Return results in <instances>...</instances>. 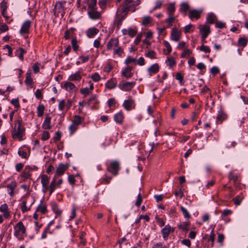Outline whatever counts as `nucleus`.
<instances>
[{
    "mask_svg": "<svg viewBox=\"0 0 248 248\" xmlns=\"http://www.w3.org/2000/svg\"><path fill=\"white\" fill-rule=\"evenodd\" d=\"M140 3V0H124L118 7V10L124 14V16H126L129 11L135 12L136 7L139 5Z\"/></svg>",
    "mask_w": 248,
    "mask_h": 248,
    "instance_id": "1",
    "label": "nucleus"
},
{
    "mask_svg": "<svg viewBox=\"0 0 248 248\" xmlns=\"http://www.w3.org/2000/svg\"><path fill=\"white\" fill-rule=\"evenodd\" d=\"M25 129L22 127L21 123L19 120H17L16 122V124L14 127V130L12 132V136L14 138H17L19 141L22 140L23 133Z\"/></svg>",
    "mask_w": 248,
    "mask_h": 248,
    "instance_id": "2",
    "label": "nucleus"
},
{
    "mask_svg": "<svg viewBox=\"0 0 248 248\" xmlns=\"http://www.w3.org/2000/svg\"><path fill=\"white\" fill-rule=\"evenodd\" d=\"M14 235L19 240H22L24 238L22 236L26 232V229L22 222L19 221L14 226Z\"/></svg>",
    "mask_w": 248,
    "mask_h": 248,
    "instance_id": "3",
    "label": "nucleus"
},
{
    "mask_svg": "<svg viewBox=\"0 0 248 248\" xmlns=\"http://www.w3.org/2000/svg\"><path fill=\"white\" fill-rule=\"evenodd\" d=\"M64 1H57L55 4L54 9V15L58 16L59 14H61L62 16H63L64 15V6L63 5Z\"/></svg>",
    "mask_w": 248,
    "mask_h": 248,
    "instance_id": "4",
    "label": "nucleus"
},
{
    "mask_svg": "<svg viewBox=\"0 0 248 248\" xmlns=\"http://www.w3.org/2000/svg\"><path fill=\"white\" fill-rule=\"evenodd\" d=\"M120 169L119 163L117 161H113L110 162L109 166L108 167L107 170L111 172L114 176L118 173Z\"/></svg>",
    "mask_w": 248,
    "mask_h": 248,
    "instance_id": "5",
    "label": "nucleus"
},
{
    "mask_svg": "<svg viewBox=\"0 0 248 248\" xmlns=\"http://www.w3.org/2000/svg\"><path fill=\"white\" fill-rule=\"evenodd\" d=\"M69 165L63 164L62 163L60 164L56 170V173L54 176H56V178L58 176H61L64 174L65 171L68 169Z\"/></svg>",
    "mask_w": 248,
    "mask_h": 248,
    "instance_id": "6",
    "label": "nucleus"
},
{
    "mask_svg": "<svg viewBox=\"0 0 248 248\" xmlns=\"http://www.w3.org/2000/svg\"><path fill=\"white\" fill-rule=\"evenodd\" d=\"M135 84L134 81L121 82L119 84V87L122 90L127 92L131 91Z\"/></svg>",
    "mask_w": 248,
    "mask_h": 248,
    "instance_id": "7",
    "label": "nucleus"
},
{
    "mask_svg": "<svg viewBox=\"0 0 248 248\" xmlns=\"http://www.w3.org/2000/svg\"><path fill=\"white\" fill-rule=\"evenodd\" d=\"M199 29L200 31L202 34V40H204L210 33V27L206 25H200Z\"/></svg>",
    "mask_w": 248,
    "mask_h": 248,
    "instance_id": "8",
    "label": "nucleus"
},
{
    "mask_svg": "<svg viewBox=\"0 0 248 248\" xmlns=\"http://www.w3.org/2000/svg\"><path fill=\"white\" fill-rule=\"evenodd\" d=\"M123 106L126 110L129 111L135 108V101L133 99L129 98L127 100L124 101Z\"/></svg>",
    "mask_w": 248,
    "mask_h": 248,
    "instance_id": "9",
    "label": "nucleus"
},
{
    "mask_svg": "<svg viewBox=\"0 0 248 248\" xmlns=\"http://www.w3.org/2000/svg\"><path fill=\"white\" fill-rule=\"evenodd\" d=\"M119 41L117 38H111L107 44V49L110 50L112 49H114L115 47H118L119 46Z\"/></svg>",
    "mask_w": 248,
    "mask_h": 248,
    "instance_id": "10",
    "label": "nucleus"
},
{
    "mask_svg": "<svg viewBox=\"0 0 248 248\" xmlns=\"http://www.w3.org/2000/svg\"><path fill=\"white\" fill-rule=\"evenodd\" d=\"M181 36L180 31L176 28H173L171 32V39L174 41H178L180 39Z\"/></svg>",
    "mask_w": 248,
    "mask_h": 248,
    "instance_id": "11",
    "label": "nucleus"
},
{
    "mask_svg": "<svg viewBox=\"0 0 248 248\" xmlns=\"http://www.w3.org/2000/svg\"><path fill=\"white\" fill-rule=\"evenodd\" d=\"M49 177L46 174L41 176V184L44 188V191L46 192L48 189Z\"/></svg>",
    "mask_w": 248,
    "mask_h": 248,
    "instance_id": "12",
    "label": "nucleus"
},
{
    "mask_svg": "<svg viewBox=\"0 0 248 248\" xmlns=\"http://www.w3.org/2000/svg\"><path fill=\"white\" fill-rule=\"evenodd\" d=\"M202 11L196 9L190 10L189 12V17L192 20L193 18L199 19L201 16Z\"/></svg>",
    "mask_w": 248,
    "mask_h": 248,
    "instance_id": "13",
    "label": "nucleus"
},
{
    "mask_svg": "<svg viewBox=\"0 0 248 248\" xmlns=\"http://www.w3.org/2000/svg\"><path fill=\"white\" fill-rule=\"evenodd\" d=\"M31 22L29 20L26 21L22 26L20 32L21 33H27L31 27Z\"/></svg>",
    "mask_w": 248,
    "mask_h": 248,
    "instance_id": "14",
    "label": "nucleus"
},
{
    "mask_svg": "<svg viewBox=\"0 0 248 248\" xmlns=\"http://www.w3.org/2000/svg\"><path fill=\"white\" fill-rule=\"evenodd\" d=\"M40 212L42 214H45L47 212L46 204L43 200L40 202L39 205L36 208V212Z\"/></svg>",
    "mask_w": 248,
    "mask_h": 248,
    "instance_id": "15",
    "label": "nucleus"
},
{
    "mask_svg": "<svg viewBox=\"0 0 248 248\" xmlns=\"http://www.w3.org/2000/svg\"><path fill=\"white\" fill-rule=\"evenodd\" d=\"M174 230L173 228H171L170 226L169 225H166L165 228H164L161 232L163 234V237L164 239H166L169 236L170 233L171 232H173Z\"/></svg>",
    "mask_w": 248,
    "mask_h": 248,
    "instance_id": "16",
    "label": "nucleus"
},
{
    "mask_svg": "<svg viewBox=\"0 0 248 248\" xmlns=\"http://www.w3.org/2000/svg\"><path fill=\"white\" fill-rule=\"evenodd\" d=\"M91 11L88 12V15L90 17L93 19H98L100 16V13L96 11L95 9H90Z\"/></svg>",
    "mask_w": 248,
    "mask_h": 248,
    "instance_id": "17",
    "label": "nucleus"
},
{
    "mask_svg": "<svg viewBox=\"0 0 248 248\" xmlns=\"http://www.w3.org/2000/svg\"><path fill=\"white\" fill-rule=\"evenodd\" d=\"M159 69V66L158 64L155 63L148 69V72L150 76H152L153 74L157 73L158 72Z\"/></svg>",
    "mask_w": 248,
    "mask_h": 248,
    "instance_id": "18",
    "label": "nucleus"
},
{
    "mask_svg": "<svg viewBox=\"0 0 248 248\" xmlns=\"http://www.w3.org/2000/svg\"><path fill=\"white\" fill-rule=\"evenodd\" d=\"M99 32V30L93 27L89 28L86 31L87 36L89 38H92L96 35Z\"/></svg>",
    "mask_w": 248,
    "mask_h": 248,
    "instance_id": "19",
    "label": "nucleus"
},
{
    "mask_svg": "<svg viewBox=\"0 0 248 248\" xmlns=\"http://www.w3.org/2000/svg\"><path fill=\"white\" fill-rule=\"evenodd\" d=\"M133 68L131 66H127L125 68L122 72V75L125 78H129L132 77L133 73L131 72Z\"/></svg>",
    "mask_w": 248,
    "mask_h": 248,
    "instance_id": "20",
    "label": "nucleus"
},
{
    "mask_svg": "<svg viewBox=\"0 0 248 248\" xmlns=\"http://www.w3.org/2000/svg\"><path fill=\"white\" fill-rule=\"evenodd\" d=\"M31 170V168L29 166H26L22 173V176L25 179L30 178L31 174L30 171Z\"/></svg>",
    "mask_w": 248,
    "mask_h": 248,
    "instance_id": "21",
    "label": "nucleus"
},
{
    "mask_svg": "<svg viewBox=\"0 0 248 248\" xmlns=\"http://www.w3.org/2000/svg\"><path fill=\"white\" fill-rule=\"evenodd\" d=\"M56 186V176H54L52 181L51 182L50 186H48V190H49L50 195H51L54 191Z\"/></svg>",
    "mask_w": 248,
    "mask_h": 248,
    "instance_id": "22",
    "label": "nucleus"
},
{
    "mask_svg": "<svg viewBox=\"0 0 248 248\" xmlns=\"http://www.w3.org/2000/svg\"><path fill=\"white\" fill-rule=\"evenodd\" d=\"M124 118V114L122 112H119L114 115V121L118 124H122Z\"/></svg>",
    "mask_w": 248,
    "mask_h": 248,
    "instance_id": "23",
    "label": "nucleus"
},
{
    "mask_svg": "<svg viewBox=\"0 0 248 248\" xmlns=\"http://www.w3.org/2000/svg\"><path fill=\"white\" fill-rule=\"evenodd\" d=\"M51 118L50 116H46L43 124V127L45 129H50L51 128L50 122Z\"/></svg>",
    "mask_w": 248,
    "mask_h": 248,
    "instance_id": "24",
    "label": "nucleus"
},
{
    "mask_svg": "<svg viewBox=\"0 0 248 248\" xmlns=\"http://www.w3.org/2000/svg\"><path fill=\"white\" fill-rule=\"evenodd\" d=\"M52 209L53 212H55L57 216L61 215L62 213V210H61L57 203L53 202L51 203Z\"/></svg>",
    "mask_w": 248,
    "mask_h": 248,
    "instance_id": "25",
    "label": "nucleus"
},
{
    "mask_svg": "<svg viewBox=\"0 0 248 248\" xmlns=\"http://www.w3.org/2000/svg\"><path fill=\"white\" fill-rule=\"evenodd\" d=\"M105 86L108 89H112L116 87L117 82L115 80L111 79L106 83Z\"/></svg>",
    "mask_w": 248,
    "mask_h": 248,
    "instance_id": "26",
    "label": "nucleus"
},
{
    "mask_svg": "<svg viewBox=\"0 0 248 248\" xmlns=\"http://www.w3.org/2000/svg\"><path fill=\"white\" fill-rule=\"evenodd\" d=\"M190 5L187 2H182L180 4V11L181 12H185V15H186V12L189 9Z\"/></svg>",
    "mask_w": 248,
    "mask_h": 248,
    "instance_id": "27",
    "label": "nucleus"
},
{
    "mask_svg": "<svg viewBox=\"0 0 248 248\" xmlns=\"http://www.w3.org/2000/svg\"><path fill=\"white\" fill-rule=\"evenodd\" d=\"M178 228L180 230L187 232L190 228V223L189 222H182L178 225Z\"/></svg>",
    "mask_w": 248,
    "mask_h": 248,
    "instance_id": "28",
    "label": "nucleus"
},
{
    "mask_svg": "<svg viewBox=\"0 0 248 248\" xmlns=\"http://www.w3.org/2000/svg\"><path fill=\"white\" fill-rule=\"evenodd\" d=\"M227 118V115L222 111H219L217 114V120L220 123Z\"/></svg>",
    "mask_w": 248,
    "mask_h": 248,
    "instance_id": "29",
    "label": "nucleus"
},
{
    "mask_svg": "<svg viewBox=\"0 0 248 248\" xmlns=\"http://www.w3.org/2000/svg\"><path fill=\"white\" fill-rule=\"evenodd\" d=\"M81 78V76H80L79 72H77L71 75L69 78V79L71 81L80 80Z\"/></svg>",
    "mask_w": 248,
    "mask_h": 248,
    "instance_id": "30",
    "label": "nucleus"
},
{
    "mask_svg": "<svg viewBox=\"0 0 248 248\" xmlns=\"http://www.w3.org/2000/svg\"><path fill=\"white\" fill-rule=\"evenodd\" d=\"M228 177L230 180H232L234 184L237 183L239 181L238 177L237 174H234L232 172L229 173Z\"/></svg>",
    "mask_w": 248,
    "mask_h": 248,
    "instance_id": "31",
    "label": "nucleus"
},
{
    "mask_svg": "<svg viewBox=\"0 0 248 248\" xmlns=\"http://www.w3.org/2000/svg\"><path fill=\"white\" fill-rule=\"evenodd\" d=\"M45 106L43 104H40L37 107V112L38 117H42L44 114Z\"/></svg>",
    "mask_w": 248,
    "mask_h": 248,
    "instance_id": "32",
    "label": "nucleus"
},
{
    "mask_svg": "<svg viewBox=\"0 0 248 248\" xmlns=\"http://www.w3.org/2000/svg\"><path fill=\"white\" fill-rule=\"evenodd\" d=\"M248 43V39L245 37H240L238 41L239 46L245 47Z\"/></svg>",
    "mask_w": 248,
    "mask_h": 248,
    "instance_id": "33",
    "label": "nucleus"
},
{
    "mask_svg": "<svg viewBox=\"0 0 248 248\" xmlns=\"http://www.w3.org/2000/svg\"><path fill=\"white\" fill-rule=\"evenodd\" d=\"M83 119L81 118L80 116L78 115H75L74 117V119L73 121V123L77 124L79 125L83 121Z\"/></svg>",
    "mask_w": 248,
    "mask_h": 248,
    "instance_id": "34",
    "label": "nucleus"
},
{
    "mask_svg": "<svg viewBox=\"0 0 248 248\" xmlns=\"http://www.w3.org/2000/svg\"><path fill=\"white\" fill-rule=\"evenodd\" d=\"M64 88L68 91H70L75 88L76 86L72 82H66L64 85Z\"/></svg>",
    "mask_w": 248,
    "mask_h": 248,
    "instance_id": "35",
    "label": "nucleus"
},
{
    "mask_svg": "<svg viewBox=\"0 0 248 248\" xmlns=\"http://www.w3.org/2000/svg\"><path fill=\"white\" fill-rule=\"evenodd\" d=\"M104 177L101 178V183L102 184H108L110 183L112 177L107 176L106 174L104 175Z\"/></svg>",
    "mask_w": 248,
    "mask_h": 248,
    "instance_id": "36",
    "label": "nucleus"
},
{
    "mask_svg": "<svg viewBox=\"0 0 248 248\" xmlns=\"http://www.w3.org/2000/svg\"><path fill=\"white\" fill-rule=\"evenodd\" d=\"M98 102H99L97 99L96 96L94 95L89 99L88 102V106H89L92 103L97 104Z\"/></svg>",
    "mask_w": 248,
    "mask_h": 248,
    "instance_id": "37",
    "label": "nucleus"
},
{
    "mask_svg": "<svg viewBox=\"0 0 248 248\" xmlns=\"http://www.w3.org/2000/svg\"><path fill=\"white\" fill-rule=\"evenodd\" d=\"M152 21V18L149 16H145L143 17L142 24L144 26L148 25Z\"/></svg>",
    "mask_w": 248,
    "mask_h": 248,
    "instance_id": "38",
    "label": "nucleus"
},
{
    "mask_svg": "<svg viewBox=\"0 0 248 248\" xmlns=\"http://www.w3.org/2000/svg\"><path fill=\"white\" fill-rule=\"evenodd\" d=\"M216 16L213 14H210L207 17V21L210 24H213L215 22Z\"/></svg>",
    "mask_w": 248,
    "mask_h": 248,
    "instance_id": "39",
    "label": "nucleus"
},
{
    "mask_svg": "<svg viewBox=\"0 0 248 248\" xmlns=\"http://www.w3.org/2000/svg\"><path fill=\"white\" fill-rule=\"evenodd\" d=\"M175 8L174 4L171 3L169 5L168 8V12L169 15H172L175 11Z\"/></svg>",
    "mask_w": 248,
    "mask_h": 248,
    "instance_id": "40",
    "label": "nucleus"
},
{
    "mask_svg": "<svg viewBox=\"0 0 248 248\" xmlns=\"http://www.w3.org/2000/svg\"><path fill=\"white\" fill-rule=\"evenodd\" d=\"M26 204L27 201L25 200L23 201L20 207L22 213H25L30 210V208H27Z\"/></svg>",
    "mask_w": 248,
    "mask_h": 248,
    "instance_id": "41",
    "label": "nucleus"
},
{
    "mask_svg": "<svg viewBox=\"0 0 248 248\" xmlns=\"http://www.w3.org/2000/svg\"><path fill=\"white\" fill-rule=\"evenodd\" d=\"M243 199V198L242 197H241L240 195H238L234 198L233 199V201L234 202V204L236 205H239L240 204Z\"/></svg>",
    "mask_w": 248,
    "mask_h": 248,
    "instance_id": "42",
    "label": "nucleus"
},
{
    "mask_svg": "<svg viewBox=\"0 0 248 248\" xmlns=\"http://www.w3.org/2000/svg\"><path fill=\"white\" fill-rule=\"evenodd\" d=\"M167 62H168L167 64L171 68L175 65L176 63L174 59L172 57L168 58Z\"/></svg>",
    "mask_w": 248,
    "mask_h": 248,
    "instance_id": "43",
    "label": "nucleus"
},
{
    "mask_svg": "<svg viewBox=\"0 0 248 248\" xmlns=\"http://www.w3.org/2000/svg\"><path fill=\"white\" fill-rule=\"evenodd\" d=\"M180 210L182 212L185 217L186 218H189L190 217L189 213L185 208L183 206H181Z\"/></svg>",
    "mask_w": 248,
    "mask_h": 248,
    "instance_id": "44",
    "label": "nucleus"
},
{
    "mask_svg": "<svg viewBox=\"0 0 248 248\" xmlns=\"http://www.w3.org/2000/svg\"><path fill=\"white\" fill-rule=\"evenodd\" d=\"M18 51L19 53L17 54V56L21 60L23 61L24 59L23 55L26 52V51L24 49L21 47L19 48Z\"/></svg>",
    "mask_w": 248,
    "mask_h": 248,
    "instance_id": "45",
    "label": "nucleus"
},
{
    "mask_svg": "<svg viewBox=\"0 0 248 248\" xmlns=\"http://www.w3.org/2000/svg\"><path fill=\"white\" fill-rule=\"evenodd\" d=\"M0 8L2 10V15H4V13H6L7 8V3L5 1H2L0 3Z\"/></svg>",
    "mask_w": 248,
    "mask_h": 248,
    "instance_id": "46",
    "label": "nucleus"
},
{
    "mask_svg": "<svg viewBox=\"0 0 248 248\" xmlns=\"http://www.w3.org/2000/svg\"><path fill=\"white\" fill-rule=\"evenodd\" d=\"M163 44L166 47L167 49L168 52L167 54H170L172 50L171 46L170 45V43L167 41H164L163 43Z\"/></svg>",
    "mask_w": 248,
    "mask_h": 248,
    "instance_id": "47",
    "label": "nucleus"
},
{
    "mask_svg": "<svg viewBox=\"0 0 248 248\" xmlns=\"http://www.w3.org/2000/svg\"><path fill=\"white\" fill-rule=\"evenodd\" d=\"M155 55L156 53L153 50H150L145 54L146 57H149L152 59L155 58Z\"/></svg>",
    "mask_w": 248,
    "mask_h": 248,
    "instance_id": "48",
    "label": "nucleus"
},
{
    "mask_svg": "<svg viewBox=\"0 0 248 248\" xmlns=\"http://www.w3.org/2000/svg\"><path fill=\"white\" fill-rule=\"evenodd\" d=\"M16 186V183L15 181H12L7 185V187L10 190H14Z\"/></svg>",
    "mask_w": 248,
    "mask_h": 248,
    "instance_id": "49",
    "label": "nucleus"
},
{
    "mask_svg": "<svg viewBox=\"0 0 248 248\" xmlns=\"http://www.w3.org/2000/svg\"><path fill=\"white\" fill-rule=\"evenodd\" d=\"M124 53L123 49L121 47H117V48L114 49V53L121 56V55Z\"/></svg>",
    "mask_w": 248,
    "mask_h": 248,
    "instance_id": "50",
    "label": "nucleus"
},
{
    "mask_svg": "<svg viewBox=\"0 0 248 248\" xmlns=\"http://www.w3.org/2000/svg\"><path fill=\"white\" fill-rule=\"evenodd\" d=\"M200 50L204 52L205 53H210L211 49L209 46L204 45H202L200 47Z\"/></svg>",
    "mask_w": 248,
    "mask_h": 248,
    "instance_id": "51",
    "label": "nucleus"
},
{
    "mask_svg": "<svg viewBox=\"0 0 248 248\" xmlns=\"http://www.w3.org/2000/svg\"><path fill=\"white\" fill-rule=\"evenodd\" d=\"M71 44L74 51H76L78 49V46L77 45V41L76 38H73L72 40Z\"/></svg>",
    "mask_w": 248,
    "mask_h": 248,
    "instance_id": "52",
    "label": "nucleus"
},
{
    "mask_svg": "<svg viewBox=\"0 0 248 248\" xmlns=\"http://www.w3.org/2000/svg\"><path fill=\"white\" fill-rule=\"evenodd\" d=\"M92 79L94 82H97L101 79V77L98 73H95L92 76Z\"/></svg>",
    "mask_w": 248,
    "mask_h": 248,
    "instance_id": "53",
    "label": "nucleus"
},
{
    "mask_svg": "<svg viewBox=\"0 0 248 248\" xmlns=\"http://www.w3.org/2000/svg\"><path fill=\"white\" fill-rule=\"evenodd\" d=\"M69 129L71 132V134L75 132L78 129V125L73 123L69 127Z\"/></svg>",
    "mask_w": 248,
    "mask_h": 248,
    "instance_id": "54",
    "label": "nucleus"
},
{
    "mask_svg": "<svg viewBox=\"0 0 248 248\" xmlns=\"http://www.w3.org/2000/svg\"><path fill=\"white\" fill-rule=\"evenodd\" d=\"M49 138V133L48 131H45L42 134L41 139L43 140H45Z\"/></svg>",
    "mask_w": 248,
    "mask_h": 248,
    "instance_id": "55",
    "label": "nucleus"
},
{
    "mask_svg": "<svg viewBox=\"0 0 248 248\" xmlns=\"http://www.w3.org/2000/svg\"><path fill=\"white\" fill-rule=\"evenodd\" d=\"M39 63L35 62L32 66V69L35 73H38L39 72Z\"/></svg>",
    "mask_w": 248,
    "mask_h": 248,
    "instance_id": "56",
    "label": "nucleus"
},
{
    "mask_svg": "<svg viewBox=\"0 0 248 248\" xmlns=\"http://www.w3.org/2000/svg\"><path fill=\"white\" fill-rule=\"evenodd\" d=\"M66 107L65 102L64 100H61L59 104L58 108L60 110H62L64 107Z\"/></svg>",
    "mask_w": 248,
    "mask_h": 248,
    "instance_id": "57",
    "label": "nucleus"
},
{
    "mask_svg": "<svg viewBox=\"0 0 248 248\" xmlns=\"http://www.w3.org/2000/svg\"><path fill=\"white\" fill-rule=\"evenodd\" d=\"M137 34V31L131 28H128V34L131 37H134Z\"/></svg>",
    "mask_w": 248,
    "mask_h": 248,
    "instance_id": "58",
    "label": "nucleus"
},
{
    "mask_svg": "<svg viewBox=\"0 0 248 248\" xmlns=\"http://www.w3.org/2000/svg\"><path fill=\"white\" fill-rule=\"evenodd\" d=\"M68 180L69 183H70L72 185H75V183L76 182V180L75 179V176L74 175H69Z\"/></svg>",
    "mask_w": 248,
    "mask_h": 248,
    "instance_id": "59",
    "label": "nucleus"
},
{
    "mask_svg": "<svg viewBox=\"0 0 248 248\" xmlns=\"http://www.w3.org/2000/svg\"><path fill=\"white\" fill-rule=\"evenodd\" d=\"M142 202V198L140 193H139L138 195L137 199L135 203V205L139 207L141 204Z\"/></svg>",
    "mask_w": 248,
    "mask_h": 248,
    "instance_id": "60",
    "label": "nucleus"
},
{
    "mask_svg": "<svg viewBox=\"0 0 248 248\" xmlns=\"http://www.w3.org/2000/svg\"><path fill=\"white\" fill-rule=\"evenodd\" d=\"M96 5V0H92L89 4L88 7L90 9H95Z\"/></svg>",
    "mask_w": 248,
    "mask_h": 248,
    "instance_id": "61",
    "label": "nucleus"
},
{
    "mask_svg": "<svg viewBox=\"0 0 248 248\" xmlns=\"http://www.w3.org/2000/svg\"><path fill=\"white\" fill-rule=\"evenodd\" d=\"M115 99L114 98H111L108 99V105L109 107H111L112 106H114L115 105Z\"/></svg>",
    "mask_w": 248,
    "mask_h": 248,
    "instance_id": "62",
    "label": "nucleus"
},
{
    "mask_svg": "<svg viewBox=\"0 0 248 248\" xmlns=\"http://www.w3.org/2000/svg\"><path fill=\"white\" fill-rule=\"evenodd\" d=\"M80 93L84 94L85 96L89 94L90 93L89 89L88 88H82L80 90Z\"/></svg>",
    "mask_w": 248,
    "mask_h": 248,
    "instance_id": "63",
    "label": "nucleus"
},
{
    "mask_svg": "<svg viewBox=\"0 0 248 248\" xmlns=\"http://www.w3.org/2000/svg\"><path fill=\"white\" fill-rule=\"evenodd\" d=\"M219 72V69L217 67H216V66L213 67L211 69V70H210V72L214 75L218 73Z\"/></svg>",
    "mask_w": 248,
    "mask_h": 248,
    "instance_id": "64",
    "label": "nucleus"
}]
</instances>
